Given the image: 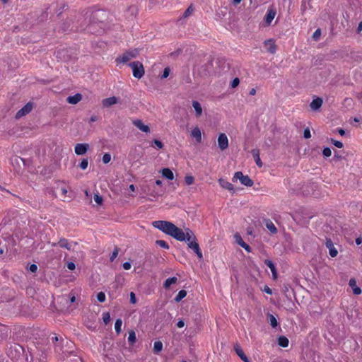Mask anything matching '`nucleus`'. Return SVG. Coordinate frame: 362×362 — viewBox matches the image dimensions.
<instances>
[{
    "label": "nucleus",
    "mask_w": 362,
    "mask_h": 362,
    "mask_svg": "<svg viewBox=\"0 0 362 362\" xmlns=\"http://www.w3.org/2000/svg\"><path fill=\"white\" fill-rule=\"evenodd\" d=\"M349 286L352 288L353 293L355 295H360L362 290L356 286V281L354 279H351L349 283Z\"/></svg>",
    "instance_id": "16"
},
{
    "label": "nucleus",
    "mask_w": 362,
    "mask_h": 362,
    "mask_svg": "<svg viewBox=\"0 0 362 362\" xmlns=\"http://www.w3.org/2000/svg\"><path fill=\"white\" fill-rule=\"evenodd\" d=\"M133 124L139 130L145 133H149L151 132L150 127L143 123L141 119H135L132 122Z\"/></svg>",
    "instance_id": "9"
},
{
    "label": "nucleus",
    "mask_w": 362,
    "mask_h": 362,
    "mask_svg": "<svg viewBox=\"0 0 362 362\" xmlns=\"http://www.w3.org/2000/svg\"><path fill=\"white\" fill-rule=\"evenodd\" d=\"M264 264L270 269L273 277L276 279L277 277V272L274 263L271 260L266 259Z\"/></svg>",
    "instance_id": "21"
},
{
    "label": "nucleus",
    "mask_w": 362,
    "mask_h": 362,
    "mask_svg": "<svg viewBox=\"0 0 362 362\" xmlns=\"http://www.w3.org/2000/svg\"><path fill=\"white\" fill-rule=\"evenodd\" d=\"M152 226L177 240L187 242L188 247L197 254L198 258L199 259L203 258L202 250L196 241V237L189 228H185L184 231L173 223L167 221H155L152 223Z\"/></svg>",
    "instance_id": "1"
},
{
    "label": "nucleus",
    "mask_w": 362,
    "mask_h": 362,
    "mask_svg": "<svg viewBox=\"0 0 362 362\" xmlns=\"http://www.w3.org/2000/svg\"><path fill=\"white\" fill-rule=\"evenodd\" d=\"M275 15H276V12L274 11H273V10L268 11V12L266 15V17H265V21H266L267 23L270 24L274 18Z\"/></svg>",
    "instance_id": "26"
},
{
    "label": "nucleus",
    "mask_w": 362,
    "mask_h": 362,
    "mask_svg": "<svg viewBox=\"0 0 362 362\" xmlns=\"http://www.w3.org/2000/svg\"><path fill=\"white\" fill-rule=\"evenodd\" d=\"M187 296V291L185 290H181L178 292L177 296L175 298V300L176 302L181 301L185 296Z\"/></svg>",
    "instance_id": "28"
},
{
    "label": "nucleus",
    "mask_w": 362,
    "mask_h": 362,
    "mask_svg": "<svg viewBox=\"0 0 362 362\" xmlns=\"http://www.w3.org/2000/svg\"><path fill=\"white\" fill-rule=\"evenodd\" d=\"M51 245L52 247L59 246L61 248H65L67 250H71V245L69 242V240L64 238H62L57 243H52Z\"/></svg>",
    "instance_id": "7"
},
{
    "label": "nucleus",
    "mask_w": 362,
    "mask_h": 362,
    "mask_svg": "<svg viewBox=\"0 0 362 362\" xmlns=\"http://www.w3.org/2000/svg\"><path fill=\"white\" fill-rule=\"evenodd\" d=\"M269 318L271 326L275 328L278 325V322L276 317L273 315L270 314L269 315Z\"/></svg>",
    "instance_id": "32"
},
{
    "label": "nucleus",
    "mask_w": 362,
    "mask_h": 362,
    "mask_svg": "<svg viewBox=\"0 0 362 362\" xmlns=\"http://www.w3.org/2000/svg\"><path fill=\"white\" fill-rule=\"evenodd\" d=\"M129 189L132 192H134L135 190V187L134 185H129Z\"/></svg>",
    "instance_id": "63"
},
{
    "label": "nucleus",
    "mask_w": 362,
    "mask_h": 362,
    "mask_svg": "<svg viewBox=\"0 0 362 362\" xmlns=\"http://www.w3.org/2000/svg\"><path fill=\"white\" fill-rule=\"evenodd\" d=\"M97 299L99 302L103 303L105 300V294L104 292H100L97 295Z\"/></svg>",
    "instance_id": "40"
},
{
    "label": "nucleus",
    "mask_w": 362,
    "mask_h": 362,
    "mask_svg": "<svg viewBox=\"0 0 362 362\" xmlns=\"http://www.w3.org/2000/svg\"><path fill=\"white\" fill-rule=\"evenodd\" d=\"M170 72V69L169 67H165L163 70V75L161 76V78H167Z\"/></svg>",
    "instance_id": "44"
},
{
    "label": "nucleus",
    "mask_w": 362,
    "mask_h": 362,
    "mask_svg": "<svg viewBox=\"0 0 362 362\" xmlns=\"http://www.w3.org/2000/svg\"><path fill=\"white\" fill-rule=\"evenodd\" d=\"M330 141L332 142V144H334L337 148H341L344 146L343 143L339 141H337L333 139H331Z\"/></svg>",
    "instance_id": "41"
},
{
    "label": "nucleus",
    "mask_w": 362,
    "mask_h": 362,
    "mask_svg": "<svg viewBox=\"0 0 362 362\" xmlns=\"http://www.w3.org/2000/svg\"><path fill=\"white\" fill-rule=\"evenodd\" d=\"M235 238L236 243L239 245H240L242 247H243L247 252L251 251L250 247L243 240V239L240 235H238V234L235 235Z\"/></svg>",
    "instance_id": "18"
},
{
    "label": "nucleus",
    "mask_w": 362,
    "mask_h": 362,
    "mask_svg": "<svg viewBox=\"0 0 362 362\" xmlns=\"http://www.w3.org/2000/svg\"><path fill=\"white\" fill-rule=\"evenodd\" d=\"M264 47L269 52L272 54H274L276 52V45L272 39L264 41Z\"/></svg>",
    "instance_id": "11"
},
{
    "label": "nucleus",
    "mask_w": 362,
    "mask_h": 362,
    "mask_svg": "<svg viewBox=\"0 0 362 362\" xmlns=\"http://www.w3.org/2000/svg\"><path fill=\"white\" fill-rule=\"evenodd\" d=\"M129 66L132 68L133 76L136 78H141L144 74V68L142 64L139 61L133 62L129 64Z\"/></svg>",
    "instance_id": "2"
},
{
    "label": "nucleus",
    "mask_w": 362,
    "mask_h": 362,
    "mask_svg": "<svg viewBox=\"0 0 362 362\" xmlns=\"http://www.w3.org/2000/svg\"><path fill=\"white\" fill-rule=\"evenodd\" d=\"M256 94V90L255 88H252L250 90V95H255Z\"/></svg>",
    "instance_id": "59"
},
{
    "label": "nucleus",
    "mask_w": 362,
    "mask_h": 362,
    "mask_svg": "<svg viewBox=\"0 0 362 362\" xmlns=\"http://www.w3.org/2000/svg\"><path fill=\"white\" fill-rule=\"evenodd\" d=\"M118 252H119V249L118 247H115L110 256V262H113L115 260V259L117 257L118 255Z\"/></svg>",
    "instance_id": "38"
},
{
    "label": "nucleus",
    "mask_w": 362,
    "mask_h": 362,
    "mask_svg": "<svg viewBox=\"0 0 362 362\" xmlns=\"http://www.w3.org/2000/svg\"><path fill=\"white\" fill-rule=\"evenodd\" d=\"M322 153L325 157H329L332 154V151L329 148L326 147L323 149Z\"/></svg>",
    "instance_id": "43"
},
{
    "label": "nucleus",
    "mask_w": 362,
    "mask_h": 362,
    "mask_svg": "<svg viewBox=\"0 0 362 362\" xmlns=\"http://www.w3.org/2000/svg\"><path fill=\"white\" fill-rule=\"evenodd\" d=\"M130 302L133 304L136 303V296L133 292L130 293Z\"/></svg>",
    "instance_id": "49"
},
{
    "label": "nucleus",
    "mask_w": 362,
    "mask_h": 362,
    "mask_svg": "<svg viewBox=\"0 0 362 362\" xmlns=\"http://www.w3.org/2000/svg\"><path fill=\"white\" fill-rule=\"evenodd\" d=\"M122 267H123L124 269L129 270V269H130L132 265L129 262H124L123 264Z\"/></svg>",
    "instance_id": "52"
},
{
    "label": "nucleus",
    "mask_w": 362,
    "mask_h": 362,
    "mask_svg": "<svg viewBox=\"0 0 362 362\" xmlns=\"http://www.w3.org/2000/svg\"><path fill=\"white\" fill-rule=\"evenodd\" d=\"M76 300V297L74 296H72L69 298L70 303H74Z\"/></svg>",
    "instance_id": "60"
},
{
    "label": "nucleus",
    "mask_w": 362,
    "mask_h": 362,
    "mask_svg": "<svg viewBox=\"0 0 362 362\" xmlns=\"http://www.w3.org/2000/svg\"><path fill=\"white\" fill-rule=\"evenodd\" d=\"M322 105V100L320 98L313 99L310 103V106L313 110H318Z\"/></svg>",
    "instance_id": "17"
},
{
    "label": "nucleus",
    "mask_w": 362,
    "mask_h": 362,
    "mask_svg": "<svg viewBox=\"0 0 362 362\" xmlns=\"http://www.w3.org/2000/svg\"><path fill=\"white\" fill-rule=\"evenodd\" d=\"M61 191L63 195H66V194L67 193V189L66 188H62Z\"/></svg>",
    "instance_id": "62"
},
{
    "label": "nucleus",
    "mask_w": 362,
    "mask_h": 362,
    "mask_svg": "<svg viewBox=\"0 0 362 362\" xmlns=\"http://www.w3.org/2000/svg\"><path fill=\"white\" fill-rule=\"evenodd\" d=\"M177 279L176 277L168 278L165 280L164 283V287L165 288H169L172 284H174L177 282Z\"/></svg>",
    "instance_id": "27"
},
{
    "label": "nucleus",
    "mask_w": 362,
    "mask_h": 362,
    "mask_svg": "<svg viewBox=\"0 0 362 362\" xmlns=\"http://www.w3.org/2000/svg\"><path fill=\"white\" fill-rule=\"evenodd\" d=\"M29 270L31 272L35 273L37 270V266L35 264H32L31 265H30Z\"/></svg>",
    "instance_id": "50"
},
{
    "label": "nucleus",
    "mask_w": 362,
    "mask_h": 362,
    "mask_svg": "<svg viewBox=\"0 0 362 362\" xmlns=\"http://www.w3.org/2000/svg\"><path fill=\"white\" fill-rule=\"evenodd\" d=\"M320 35H321V30H320V29H317V30L314 32V33H313V38L315 40H317L319 39V37H320Z\"/></svg>",
    "instance_id": "45"
},
{
    "label": "nucleus",
    "mask_w": 362,
    "mask_h": 362,
    "mask_svg": "<svg viewBox=\"0 0 362 362\" xmlns=\"http://www.w3.org/2000/svg\"><path fill=\"white\" fill-rule=\"evenodd\" d=\"M33 108V103L31 102H28L25 105H24L21 110H19L16 115V118L19 119L28 114H29Z\"/></svg>",
    "instance_id": "5"
},
{
    "label": "nucleus",
    "mask_w": 362,
    "mask_h": 362,
    "mask_svg": "<svg viewBox=\"0 0 362 362\" xmlns=\"http://www.w3.org/2000/svg\"><path fill=\"white\" fill-rule=\"evenodd\" d=\"M162 175L170 180L174 179L173 173L170 168H163L162 170Z\"/></svg>",
    "instance_id": "24"
},
{
    "label": "nucleus",
    "mask_w": 362,
    "mask_h": 362,
    "mask_svg": "<svg viewBox=\"0 0 362 362\" xmlns=\"http://www.w3.org/2000/svg\"><path fill=\"white\" fill-rule=\"evenodd\" d=\"M76 266L75 264L72 262H69L67 263V268L70 270H74L75 269Z\"/></svg>",
    "instance_id": "51"
},
{
    "label": "nucleus",
    "mask_w": 362,
    "mask_h": 362,
    "mask_svg": "<svg viewBox=\"0 0 362 362\" xmlns=\"http://www.w3.org/2000/svg\"><path fill=\"white\" fill-rule=\"evenodd\" d=\"M153 144L156 145V146L158 148H159V149H160V148H162L163 147V143H162L160 141H159V140L154 139V140H153Z\"/></svg>",
    "instance_id": "47"
},
{
    "label": "nucleus",
    "mask_w": 362,
    "mask_h": 362,
    "mask_svg": "<svg viewBox=\"0 0 362 362\" xmlns=\"http://www.w3.org/2000/svg\"><path fill=\"white\" fill-rule=\"evenodd\" d=\"M337 132L341 135V136H344L345 135V131L343 129H338L337 130Z\"/></svg>",
    "instance_id": "55"
},
{
    "label": "nucleus",
    "mask_w": 362,
    "mask_h": 362,
    "mask_svg": "<svg viewBox=\"0 0 362 362\" xmlns=\"http://www.w3.org/2000/svg\"><path fill=\"white\" fill-rule=\"evenodd\" d=\"M185 181L187 185H190L194 182V178L192 176L188 175L185 177Z\"/></svg>",
    "instance_id": "42"
},
{
    "label": "nucleus",
    "mask_w": 362,
    "mask_h": 362,
    "mask_svg": "<svg viewBox=\"0 0 362 362\" xmlns=\"http://www.w3.org/2000/svg\"><path fill=\"white\" fill-rule=\"evenodd\" d=\"M264 223H265V226L267 227V228L273 234H275L277 233V229L276 228V226H274V224L273 223V222L269 220V219H267L264 221Z\"/></svg>",
    "instance_id": "19"
},
{
    "label": "nucleus",
    "mask_w": 362,
    "mask_h": 362,
    "mask_svg": "<svg viewBox=\"0 0 362 362\" xmlns=\"http://www.w3.org/2000/svg\"><path fill=\"white\" fill-rule=\"evenodd\" d=\"M82 99V95L80 93H76L74 95L69 96L66 98V102L69 104L76 105Z\"/></svg>",
    "instance_id": "13"
},
{
    "label": "nucleus",
    "mask_w": 362,
    "mask_h": 362,
    "mask_svg": "<svg viewBox=\"0 0 362 362\" xmlns=\"http://www.w3.org/2000/svg\"><path fill=\"white\" fill-rule=\"evenodd\" d=\"M325 245L329 249V254L332 257H337L338 254L337 250L334 247L333 242L331 239L327 238L325 241Z\"/></svg>",
    "instance_id": "8"
},
{
    "label": "nucleus",
    "mask_w": 362,
    "mask_h": 362,
    "mask_svg": "<svg viewBox=\"0 0 362 362\" xmlns=\"http://www.w3.org/2000/svg\"><path fill=\"white\" fill-rule=\"evenodd\" d=\"M191 135L192 137L195 138L197 142L200 143L202 141V133L199 127H195L192 131Z\"/></svg>",
    "instance_id": "22"
},
{
    "label": "nucleus",
    "mask_w": 362,
    "mask_h": 362,
    "mask_svg": "<svg viewBox=\"0 0 362 362\" xmlns=\"http://www.w3.org/2000/svg\"><path fill=\"white\" fill-rule=\"evenodd\" d=\"M117 103V98L116 97H110L103 100V105L105 107H110Z\"/></svg>",
    "instance_id": "20"
},
{
    "label": "nucleus",
    "mask_w": 362,
    "mask_h": 362,
    "mask_svg": "<svg viewBox=\"0 0 362 362\" xmlns=\"http://www.w3.org/2000/svg\"><path fill=\"white\" fill-rule=\"evenodd\" d=\"M137 49H132L124 52L121 57L116 59L117 62L120 63H126L130 61L132 59L136 57L138 55Z\"/></svg>",
    "instance_id": "4"
},
{
    "label": "nucleus",
    "mask_w": 362,
    "mask_h": 362,
    "mask_svg": "<svg viewBox=\"0 0 362 362\" xmlns=\"http://www.w3.org/2000/svg\"><path fill=\"white\" fill-rule=\"evenodd\" d=\"M52 341L53 343H56L59 341V338L57 336H54L52 337Z\"/></svg>",
    "instance_id": "56"
},
{
    "label": "nucleus",
    "mask_w": 362,
    "mask_h": 362,
    "mask_svg": "<svg viewBox=\"0 0 362 362\" xmlns=\"http://www.w3.org/2000/svg\"><path fill=\"white\" fill-rule=\"evenodd\" d=\"M218 183L223 189H228L230 192L234 191L233 185L230 182L226 180L225 179L220 178L218 180Z\"/></svg>",
    "instance_id": "15"
},
{
    "label": "nucleus",
    "mask_w": 362,
    "mask_h": 362,
    "mask_svg": "<svg viewBox=\"0 0 362 362\" xmlns=\"http://www.w3.org/2000/svg\"><path fill=\"white\" fill-rule=\"evenodd\" d=\"M103 320L105 325H107L110 321V315L109 313H104L103 314Z\"/></svg>",
    "instance_id": "37"
},
{
    "label": "nucleus",
    "mask_w": 362,
    "mask_h": 362,
    "mask_svg": "<svg viewBox=\"0 0 362 362\" xmlns=\"http://www.w3.org/2000/svg\"><path fill=\"white\" fill-rule=\"evenodd\" d=\"M361 243H362V238L361 237H358V238H357L356 239V243L357 245H360V244H361Z\"/></svg>",
    "instance_id": "58"
},
{
    "label": "nucleus",
    "mask_w": 362,
    "mask_h": 362,
    "mask_svg": "<svg viewBox=\"0 0 362 362\" xmlns=\"http://www.w3.org/2000/svg\"><path fill=\"white\" fill-rule=\"evenodd\" d=\"M163 349V343L160 341H157L154 342L153 344V351L156 354L159 353Z\"/></svg>",
    "instance_id": "29"
},
{
    "label": "nucleus",
    "mask_w": 362,
    "mask_h": 362,
    "mask_svg": "<svg viewBox=\"0 0 362 362\" xmlns=\"http://www.w3.org/2000/svg\"><path fill=\"white\" fill-rule=\"evenodd\" d=\"M239 83H240L239 78H235L232 81V82L230 83V86H231V88H236L239 85Z\"/></svg>",
    "instance_id": "46"
},
{
    "label": "nucleus",
    "mask_w": 362,
    "mask_h": 362,
    "mask_svg": "<svg viewBox=\"0 0 362 362\" xmlns=\"http://www.w3.org/2000/svg\"><path fill=\"white\" fill-rule=\"evenodd\" d=\"M303 136L305 139H309L311 137L310 131L308 128H306L303 132Z\"/></svg>",
    "instance_id": "48"
},
{
    "label": "nucleus",
    "mask_w": 362,
    "mask_h": 362,
    "mask_svg": "<svg viewBox=\"0 0 362 362\" xmlns=\"http://www.w3.org/2000/svg\"><path fill=\"white\" fill-rule=\"evenodd\" d=\"M156 245H159L160 247H163L164 249H168L169 245L168 244L163 240H158L156 241Z\"/></svg>",
    "instance_id": "33"
},
{
    "label": "nucleus",
    "mask_w": 362,
    "mask_h": 362,
    "mask_svg": "<svg viewBox=\"0 0 362 362\" xmlns=\"http://www.w3.org/2000/svg\"><path fill=\"white\" fill-rule=\"evenodd\" d=\"M234 349L237 354V355L244 361V362H250L249 361V359L247 358V357L246 356V355L245 354V353L243 352V349H241V347L236 344L234 346Z\"/></svg>",
    "instance_id": "14"
},
{
    "label": "nucleus",
    "mask_w": 362,
    "mask_h": 362,
    "mask_svg": "<svg viewBox=\"0 0 362 362\" xmlns=\"http://www.w3.org/2000/svg\"><path fill=\"white\" fill-rule=\"evenodd\" d=\"M362 30V21L359 23L357 28V33H360Z\"/></svg>",
    "instance_id": "57"
},
{
    "label": "nucleus",
    "mask_w": 362,
    "mask_h": 362,
    "mask_svg": "<svg viewBox=\"0 0 362 362\" xmlns=\"http://www.w3.org/2000/svg\"><path fill=\"white\" fill-rule=\"evenodd\" d=\"M251 153L254 158V160H255L257 165L259 168L262 167L263 163L259 157V151L257 148H255L251 151Z\"/></svg>",
    "instance_id": "12"
},
{
    "label": "nucleus",
    "mask_w": 362,
    "mask_h": 362,
    "mask_svg": "<svg viewBox=\"0 0 362 362\" xmlns=\"http://www.w3.org/2000/svg\"><path fill=\"white\" fill-rule=\"evenodd\" d=\"M122 325V320L121 319L116 320L115 323V329L117 334H119L121 332Z\"/></svg>",
    "instance_id": "31"
},
{
    "label": "nucleus",
    "mask_w": 362,
    "mask_h": 362,
    "mask_svg": "<svg viewBox=\"0 0 362 362\" xmlns=\"http://www.w3.org/2000/svg\"><path fill=\"white\" fill-rule=\"evenodd\" d=\"M111 160V155L108 153H106L103 155V162L105 163V164H107Z\"/></svg>",
    "instance_id": "39"
},
{
    "label": "nucleus",
    "mask_w": 362,
    "mask_h": 362,
    "mask_svg": "<svg viewBox=\"0 0 362 362\" xmlns=\"http://www.w3.org/2000/svg\"><path fill=\"white\" fill-rule=\"evenodd\" d=\"M156 184L157 185H162V181H161V180H157L156 181Z\"/></svg>",
    "instance_id": "64"
},
{
    "label": "nucleus",
    "mask_w": 362,
    "mask_h": 362,
    "mask_svg": "<svg viewBox=\"0 0 362 362\" xmlns=\"http://www.w3.org/2000/svg\"><path fill=\"white\" fill-rule=\"evenodd\" d=\"M194 11V8L192 6H189L186 11L184 12L183 17L187 18L189 16L192 12Z\"/></svg>",
    "instance_id": "34"
},
{
    "label": "nucleus",
    "mask_w": 362,
    "mask_h": 362,
    "mask_svg": "<svg viewBox=\"0 0 362 362\" xmlns=\"http://www.w3.org/2000/svg\"><path fill=\"white\" fill-rule=\"evenodd\" d=\"M288 339L284 336L279 337L278 339V344L281 347H287L288 346Z\"/></svg>",
    "instance_id": "25"
},
{
    "label": "nucleus",
    "mask_w": 362,
    "mask_h": 362,
    "mask_svg": "<svg viewBox=\"0 0 362 362\" xmlns=\"http://www.w3.org/2000/svg\"><path fill=\"white\" fill-rule=\"evenodd\" d=\"M89 148L88 144H77L75 146V153L76 155L85 154Z\"/></svg>",
    "instance_id": "10"
},
{
    "label": "nucleus",
    "mask_w": 362,
    "mask_h": 362,
    "mask_svg": "<svg viewBox=\"0 0 362 362\" xmlns=\"http://www.w3.org/2000/svg\"><path fill=\"white\" fill-rule=\"evenodd\" d=\"M185 326V322L183 320H180L177 323V327L179 328H182Z\"/></svg>",
    "instance_id": "54"
},
{
    "label": "nucleus",
    "mask_w": 362,
    "mask_h": 362,
    "mask_svg": "<svg viewBox=\"0 0 362 362\" xmlns=\"http://www.w3.org/2000/svg\"><path fill=\"white\" fill-rule=\"evenodd\" d=\"M88 165V160L87 158H84L82 160V161L79 164V167L82 169V170H85L87 168Z\"/></svg>",
    "instance_id": "35"
},
{
    "label": "nucleus",
    "mask_w": 362,
    "mask_h": 362,
    "mask_svg": "<svg viewBox=\"0 0 362 362\" xmlns=\"http://www.w3.org/2000/svg\"><path fill=\"white\" fill-rule=\"evenodd\" d=\"M192 106L196 112V116L197 117H200L202 115V107L201 104L198 101H193Z\"/></svg>",
    "instance_id": "23"
},
{
    "label": "nucleus",
    "mask_w": 362,
    "mask_h": 362,
    "mask_svg": "<svg viewBox=\"0 0 362 362\" xmlns=\"http://www.w3.org/2000/svg\"><path fill=\"white\" fill-rule=\"evenodd\" d=\"M238 180H240L242 185L247 187H251L254 184L253 181L250 179V177L248 175H244L243 173L240 171L236 172L233 177V182Z\"/></svg>",
    "instance_id": "3"
},
{
    "label": "nucleus",
    "mask_w": 362,
    "mask_h": 362,
    "mask_svg": "<svg viewBox=\"0 0 362 362\" xmlns=\"http://www.w3.org/2000/svg\"><path fill=\"white\" fill-rule=\"evenodd\" d=\"M218 145L221 151H224L228 147V139L226 134L221 133L218 135Z\"/></svg>",
    "instance_id": "6"
},
{
    "label": "nucleus",
    "mask_w": 362,
    "mask_h": 362,
    "mask_svg": "<svg viewBox=\"0 0 362 362\" xmlns=\"http://www.w3.org/2000/svg\"><path fill=\"white\" fill-rule=\"evenodd\" d=\"M242 0H233V4L236 6L241 2Z\"/></svg>",
    "instance_id": "61"
},
{
    "label": "nucleus",
    "mask_w": 362,
    "mask_h": 362,
    "mask_svg": "<svg viewBox=\"0 0 362 362\" xmlns=\"http://www.w3.org/2000/svg\"><path fill=\"white\" fill-rule=\"evenodd\" d=\"M264 291L268 294H272V289L268 287L267 286H265L264 288Z\"/></svg>",
    "instance_id": "53"
},
{
    "label": "nucleus",
    "mask_w": 362,
    "mask_h": 362,
    "mask_svg": "<svg viewBox=\"0 0 362 362\" xmlns=\"http://www.w3.org/2000/svg\"><path fill=\"white\" fill-rule=\"evenodd\" d=\"M94 200L98 205H101L103 201V197L98 194H94Z\"/></svg>",
    "instance_id": "36"
},
{
    "label": "nucleus",
    "mask_w": 362,
    "mask_h": 362,
    "mask_svg": "<svg viewBox=\"0 0 362 362\" xmlns=\"http://www.w3.org/2000/svg\"><path fill=\"white\" fill-rule=\"evenodd\" d=\"M136 333L134 331L131 330L129 332L128 341L129 344H133L136 342Z\"/></svg>",
    "instance_id": "30"
}]
</instances>
